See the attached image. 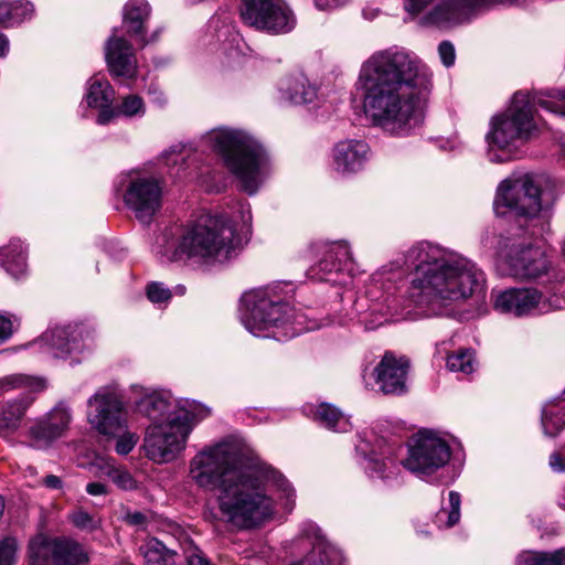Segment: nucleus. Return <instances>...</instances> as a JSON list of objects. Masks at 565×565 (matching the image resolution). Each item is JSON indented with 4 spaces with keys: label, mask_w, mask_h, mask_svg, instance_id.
I'll return each mask as SVG.
<instances>
[{
    "label": "nucleus",
    "mask_w": 565,
    "mask_h": 565,
    "mask_svg": "<svg viewBox=\"0 0 565 565\" xmlns=\"http://www.w3.org/2000/svg\"><path fill=\"white\" fill-rule=\"evenodd\" d=\"M451 457L446 439L437 433L423 429L408 443V456L402 461L405 469L425 479L445 467Z\"/></svg>",
    "instance_id": "12"
},
{
    "label": "nucleus",
    "mask_w": 565,
    "mask_h": 565,
    "mask_svg": "<svg viewBox=\"0 0 565 565\" xmlns=\"http://www.w3.org/2000/svg\"><path fill=\"white\" fill-rule=\"evenodd\" d=\"M184 553L188 565H209L207 558L198 547L190 546Z\"/></svg>",
    "instance_id": "54"
},
{
    "label": "nucleus",
    "mask_w": 565,
    "mask_h": 565,
    "mask_svg": "<svg viewBox=\"0 0 565 565\" xmlns=\"http://www.w3.org/2000/svg\"><path fill=\"white\" fill-rule=\"evenodd\" d=\"M105 58L114 77L131 79L137 74V60L131 44L114 29L105 44Z\"/></svg>",
    "instance_id": "20"
},
{
    "label": "nucleus",
    "mask_w": 565,
    "mask_h": 565,
    "mask_svg": "<svg viewBox=\"0 0 565 565\" xmlns=\"http://www.w3.org/2000/svg\"><path fill=\"white\" fill-rule=\"evenodd\" d=\"M25 249L20 241L0 248V264L13 277L18 278L26 270Z\"/></svg>",
    "instance_id": "29"
},
{
    "label": "nucleus",
    "mask_w": 565,
    "mask_h": 565,
    "mask_svg": "<svg viewBox=\"0 0 565 565\" xmlns=\"http://www.w3.org/2000/svg\"><path fill=\"white\" fill-rule=\"evenodd\" d=\"M87 422L99 434L116 437L128 428L124 397L116 384L100 386L87 399Z\"/></svg>",
    "instance_id": "10"
},
{
    "label": "nucleus",
    "mask_w": 565,
    "mask_h": 565,
    "mask_svg": "<svg viewBox=\"0 0 565 565\" xmlns=\"http://www.w3.org/2000/svg\"><path fill=\"white\" fill-rule=\"evenodd\" d=\"M548 466L554 472H565V445L550 455Z\"/></svg>",
    "instance_id": "50"
},
{
    "label": "nucleus",
    "mask_w": 565,
    "mask_h": 565,
    "mask_svg": "<svg viewBox=\"0 0 565 565\" xmlns=\"http://www.w3.org/2000/svg\"><path fill=\"white\" fill-rule=\"evenodd\" d=\"M385 301H387V308L388 310L393 309L395 306V299H391L390 297H386Z\"/></svg>",
    "instance_id": "62"
},
{
    "label": "nucleus",
    "mask_w": 565,
    "mask_h": 565,
    "mask_svg": "<svg viewBox=\"0 0 565 565\" xmlns=\"http://www.w3.org/2000/svg\"><path fill=\"white\" fill-rule=\"evenodd\" d=\"M204 141H254V137L249 132L233 129L228 127H218L211 129L205 135Z\"/></svg>",
    "instance_id": "41"
},
{
    "label": "nucleus",
    "mask_w": 565,
    "mask_h": 565,
    "mask_svg": "<svg viewBox=\"0 0 565 565\" xmlns=\"http://www.w3.org/2000/svg\"><path fill=\"white\" fill-rule=\"evenodd\" d=\"M86 492L90 495H106L108 493V487L102 482H89L86 486Z\"/></svg>",
    "instance_id": "57"
},
{
    "label": "nucleus",
    "mask_w": 565,
    "mask_h": 565,
    "mask_svg": "<svg viewBox=\"0 0 565 565\" xmlns=\"http://www.w3.org/2000/svg\"><path fill=\"white\" fill-rule=\"evenodd\" d=\"M241 214L244 225L249 226L252 221V212L249 205L242 206Z\"/></svg>",
    "instance_id": "61"
},
{
    "label": "nucleus",
    "mask_w": 565,
    "mask_h": 565,
    "mask_svg": "<svg viewBox=\"0 0 565 565\" xmlns=\"http://www.w3.org/2000/svg\"><path fill=\"white\" fill-rule=\"evenodd\" d=\"M447 367L451 372H461L470 374L475 370L473 351L469 349H460L458 352L448 355Z\"/></svg>",
    "instance_id": "40"
},
{
    "label": "nucleus",
    "mask_w": 565,
    "mask_h": 565,
    "mask_svg": "<svg viewBox=\"0 0 565 565\" xmlns=\"http://www.w3.org/2000/svg\"><path fill=\"white\" fill-rule=\"evenodd\" d=\"M493 306L497 311L514 317L546 310V305L542 301V294L534 288H510L500 291L494 297Z\"/></svg>",
    "instance_id": "18"
},
{
    "label": "nucleus",
    "mask_w": 565,
    "mask_h": 565,
    "mask_svg": "<svg viewBox=\"0 0 565 565\" xmlns=\"http://www.w3.org/2000/svg\"><path fill=\"white\" fill-rule=\"evenodd\" d=\"M404 266L415 270L406 291L409 305L426 317L449 315L452 306L481 291L484 284V275L475 263L428 242L412 246L403 263L383 266L373 279H401Z\"/></svg>",
    "instance_id": "3"
},
{
    "label": "nucleus",
    "mask_w": 565,
    "mask_h": 565,
    "mask_svg": "<svg viewBox=\"0 0 565 565\" xmlns=\"http://www.w3.org/2000/svg\"><path fill=\"white\" fill-rule=\"evenodd\" d=\"M356 449L364 454L363 467L370 478L386 479L394 473L396 465L393 458L381 455V458L375 454H366L362 444L356 446Z\"/></svg>",
    "instance_id": "30"
},
{
    "label": "nucleus",
    "mask_w": 565,
    "mask_h": 565,
    "mask_svg": "<svg viewBox=\"0 0 565 565\" xmlns=\"http://www.w3.org/2000/svg\"><path fill=\"white\" fill-rule=\"evenodd\" d=\"M306 412L315 422L328 429L348 431L351 428L349 418L339 408L329 403L309 406L306 408Z\"/></svg>",
    "instance_id": "28"
},
{
    "label": "nucleus",
    "mask_w": 565,
    "mask_h": 565,
    "mask_svg": "<svg viewBox=\"0 0 565 565\" xmlns=\"http://www.w3.org/2000/svg\"><path fill=\"white\" fill-rule=\"evenodd\" d=\"M11 8L9 13V26L22 23L30 20L34 14V7L26 0H11Z\"/></svg>",
    "instance_id": "46"
},
{
    "label": "nucleus",
    "mask_w": 565,
    "mask_h": 565,
    "mask_svg": "<svg viewBox=\"0 0 565 565\" xmlns=\"http://www.w3.org/2000/svg\"><path fill=\"white\" fill-rule=\"evenodd\" d=\"M115 92L109 82L99 75H95L87 81V90L84 102L89 108L98 110L97 124L106 125L116 117L113 102Z\"/></svg>",
    "instance_id": "23"
},
{
    "label": "nucleus",
    "mask_w": 565,
    "mask_h": 565,
    "mask_svg": "<svg viewBox=\"0 0 565 565\" xmlns=\"http://www.w3.org/2000/svg\"><path fill=\"white\" fill-rule=\"evenodd\" d=\"M215 151L239 186L255 194L270 170L268 153L260 143H215Z\"/></svg>",
    "instance_id": "8"
},
{
    "label": "nucleus",
    "mask_w": 565,
    "mask_h": 565,
    "mask_svg": "<svg viewBox=\"0 0 565 565\" xmlns=\"http://www.w3.org/2000/svg\"><path fill=\"white\" fill-rule=\"evenodd\" d=\"M515 565H565V550L552 553L525 551L518 555Z\"/></svg>",
    "instance_id": "36"
},
{
    "label": "nucleus",
    "mask_w": 565,
    "mask_h": 565,
    "mask_svg": "<svg viewBox=\"0 0 565 565\" xmlns=\"http://www.w3.org/2000/svg\"><path fill=\"white\" fill-rule=\"evenodd\" d=\"M43 484L50 489H61L63 483L60 477L49 475L43 479Z\"/></svg>",
    "instance_id": "59"
},
{
    "label": "nucleus",
    "mask_w": 565,
    "mask_h": 565,
    "mask_svg": "<svg viewBox=\"0 0 565 565\" xmlns=\"http://www.w3.org/2000/svg\"><path fill=\"white\" fill-rule=\"evenodd\" d=\"M28 436L30 446L36 449H45L50 447L54 440L60 438L44 417L34 422L29 427Z\"/></svg>",
    "instance_id": "37"
},
{
    "label": "nucleus",
    "mask_w": 565,
    "mask_h": 565,
    "mask_svg": "<svg viewBox=\"0 0 565 565\" xmlns=\"http://www.w3.org/2000/svg\"><path fill=\"white\" fill-rule=\"evenodd\" d=\"M11 8V0H0V26L9 28V13Z\"/></svg>",
    "instance_id": "56"
},
{
    "label": "nucleus",
    "mask_w": 565,
    "mask_h": 565,
    "mask_svg": "<svg viewBox=\"0 0 565 565\" xmlns=\"http://www.w3.org/2000/svg\"><path fill=\"white\" fill-rule=\"evenodd\" d=\"M114 109H116V117L119 115L126 117L142 116L146 110L142 98L134 94L124 97L121 103L114 107Z\"/></svg>",
    "instance_id": "45"
},
{
    "label": "nucleus",
    "mask_w": 565,
    "mask_h": 565,
    "mask_svg": "<svg viewBox=\"0 0 565 565\" xmlns=\"http://www.w3.org/2000/svg\"><path fill=\"white\" fill-rule=\"evenodd\" d=\"M438 53L443 64L446 67L452 66L456 60L454 45L448 41H443L438 46Z\"/></svg>",
    "instance_id": "51"
},
{
    "label": "nucleus",
    "mask_w": 565,
    "mask_h": 565,
    "mask_svg": "<svg viewBox=\"0 0 565 565\" xmlns=\"http://www.w3.org/2000/svg\"><path fill=\"white\" fill-rule=\"evenodd\" d=\"M431 88L429 67L398 47L374 52L362 63L355 82L366 118L396 137L422 121Z\"/></svg>",
    "instance_id": "2"
},
{
    "label": "nucleus",
    "mask_w": 565,
    "mask_h": 565,
    "mask_svg": "<svg viewBox=\"0 0 565 565\" xmlns=\"http://www.w3.org/2000/svg\"><path fill=\"white\" fill-rule=\"evenodd\" d=\"M493 210L498 216L531 218L541 211V190L527 175L505 179L497 189Z\"/></svg>",
    "instance_id": "11"
},
{
    "label": "nucleus",
    "mask_w": 565,
    "mask_h": 565,
    "mask_svg": "<svg viewBox=\"0 0 565 565\" xmlns=\"http://www.w3.org/2000/svg\"><path fill=\"white\" fill-rule=\"evenodd\" d=\"M68 519L75 527L82 531L94 532L102 525V521L97 515L90 514L82 508L70 513Z\"/></svg>",
    "instance_id": "44"
},
{
    "label": "nucleus",
    "mask_w": 565,
    "mask_h": 565,
    "mask_svg": "<svg viewBox=\"0 0 565 565\" xmlns=\"http://www.w3.org/2000/svg\"><path fill=\"white\" fill-rule=\"evenodd\" d=\"M300 544L310 546L311 551L297 565H341V552L330 544L321 534L320 529L311 523H303Z\"/></svg>",
    "instance_id": "19"
},
{
    "label": "nucleus",
    "mask_w": 565,
    "mask_h": 565,
    "mask_svg": "<svg viewBox=\"0 0 565 565\" xmlns=\"http://www.w3.org/2000/svg\"><path fill=\"white\" fill-rule=\"evenodd\" d=\"M189 476L201 488L217 487V514L213 519L238 530L257 527L275 513V492L285 499L290 512L295 490L274 468L259 462L246 463L235 446L218 444L190 460Z\"/></svg>",
    "instance_id": "1"
},
{
    "label": "nucleus",
    "mask_w": 565,
    "mask_h": 565,
    "mask_svg": "<svg viewBox=\"0 0 565 565\" xmlns=\"http://www.w3.org/2000/svg\"><path fill=\"white\" fill-rule=\"evenodd\" d=\"M460 494L456 491L449 492V508H441L435 518V522L439 527H451L459 522L460 519Z\"/></svg>",
    "instance_id": "38"
},
{
    "label": "nucleus",
    "mask_w": 565,
    "mask_h": 565,
    "mask_svg": "<svg viewBox=\"0 0 565 565\" xmlns=\"http://www.w3.org/2000/svg\"><path fill=\"white\" fill-rule=\"evenodd\" d=\"M150 14V7L143 0L129 1L124 9V25L127 33L137 39L142 45L149 43L145 38V21Z\"/></svg>",
    "instance_id": "26"
},
{
    "label": "nucleus",
    "mask_w": 565,
    "mask_h": 565,
    "mask_svg": "<svg viewBox=\"0 0 565 565\" xmlns=\"http://www.w3.org/2000/svg\"><path fill=\"white\" fill-rule=\"evenodd\" d=\"M10 43L6 34L0 32V57H4L9 52Z\"/></svg>",
    "instance_id": "60"
},
{
    "label": "nucleus",
    "mask_w": 565,
    "mask_h": 565,
    "mask_svg": "<svg viewBox=\"0 0 565 565\" xmlns=\"http://www.w3.org/2000/svg\"><path fill=\"white\" fill-rule=\"evenodd\" d=\"M505 3L521 4L522 0H438L423 17V23L449 30L469 22L483 10Z\"/></svg>",
    "instance_id": "16"
},
{
    "label": "nucleus",
    "mask_w": 565,
    "mask_h": 565,
    "mask_svg": "<svg viewBox=\"0 0 565 565\" xmlns=\"http://www.w3.org/2000/svg\"><path fill=\"white\" fill-rule=\"evenodd\" d=\"M3 511H4V501H3L2 497L0 495V519L3 515Z\"/></svg>",
    "instance_id": "63"
},
{
    "label": "nucleus",
    "mask_w": 565,
    "mask_h": 565,
    "mask_svg": "<svg viewBox=\"0 0 565 565\" xmlns=\"http://www.w3.org/2000/svg\"><path fill=\"white\" fill-rule=\"evenodd\" d=\"M46 381L40 376L28 374H10L0 379V393L14 390L44 391Z\"/></svg>",
    "instance_id": "32"
},
{
    "label": "nucleus",
    "mask_w": 565,
    "mask_h": 565,
    "mask_svg": "<svg viewBox=\"0 0 565 565\" xmlns=\"http://www.w3.org/2000/svg\"><path fill=\"white\" fill-rule=\"evenodd\" d=\"M329 257L333 259L342 267L343 271L351 274L353 270L352 254L349 245L345 242H334L328 247Z\"/></svg>",
    "instance_id": "43"
},
{
    "label": "nucleus",
    "mask_w": 565,
    "mask_h": 565,
    "mask_svg": "<svg viewBox=\"0 0 565 565\" xmlns=\"http://www.w3.org/2000/svg\"><path fill=\"white\" fill-rule=\"evenodd\" d=\"M483 153L491 163H507L524 156L518 143H486Z\"/></svg>",
    "instance_id": "35"
},
{
    "label": "nucleus",
    "mask_w": 565,
    "mask_h": 565,
    "mask_svg": "<svg viewBox=\"0 0 565 565\" xmlns=\"http://www.w3.org/2000/svg\"><path fill=\"white\" fill-rule=\"evenodd\" d=\"M87 561L83 546L71 539L38 534L28 545V565H79Z\"/></svg>",
    "instance_id": "15"
},
{
    "label": "nucleus",
    "mask_w": 565,
    "mask_h": 565,
    "mask_svg": "<svg viewBox=\"0 0 565 565\" xmlns=\"http://www.w3.org/2000/svg\"><path fill=\"white\" fill-rule=\"evenodd\" d=\"M118 439L116 443V452L118 455H128L137 445L139 440V436L136 433L124 429L118 435Z\"/></svg>",
    "instance_id": "48"
},
{
    "label": "nucleus",
    "mask_w": 565,
    "mask_h": 565,
    "mask_svg": "<svg viewBox=\"0 0 565 565\" xmlns=\"http://www.w3.org/2000/svg\"><path fill=\"white\" fill-rule=\"evenodd\" d=\"M505 248L504 258L511 276L534 279L547 271L548 262L541 248L514 242L508 243Z\"/></svg>",
    "instance_id": "17"
},
{
    "label": "nucleus",
    "mask_w": 565,
    "mask_h": 565,
    "mask_svg": "<svg viewBox=\"0 0 565 565\" xmlns=\"http://www.w3.org/2000/svg\"><path fill=\"white\" fill-rule=\"evenodd\" d=\"M348 0H315L316 7L320 10H331L345 4Z\"/></svg>",
    "instance_id": "58"
},
{
    "label": "nucleus",
    "mask_w": 565,
    "mask_h": 565,
    "mask_svg": "<svg viewBox=\"0 0 565 565\" xmlns=\"http://www.w3.org/2000/svg\"><path fill=\"white\" fill-rule=\"evenodd\" d=\"M315 275L319 280L330 281V282H341L333 278V275H338L344 273L342 267L333 259V257H329L328 249L324 253L323 258L312 268Z\"/></svg>",
    "instance_id": "42"
},
{
    "label": "nucleus",
    "mask_w": 565,
    "mask_h": 565,
    "mask_svg": "<svg viewBox=\"0 0 565 565\" xmlns=\"http://www.w3.org/2000/svg\"><path fill=\"white\" fill-rule=\"evenodd\" d=\"M148 299L153 303L166 302L171 298V291L161 282H151L147 287Z\"/></svg>",
    "instance_id": "49"
},
{
    "label": "nucleus",
    "mask_w": 565,
    "mask_h": 565,
    "mask_svg": "<svg viewBox=\"0 0 565 565\" xmlns=\"http://www.w3.org/2000/svg\"><path fill=\"white\" fill-rule=\"evenodd\" d=\"M241 18L247 25L271 34L290 32L296 25L284 0H242Z\"/></svg>",
    "instance_id": "14"
},
{
    "label": "nucleus",
    "mask_w": 565,
    "mask_h": 565,
    "mask_svg": "<svg viewBox=\"0 0 565 565\" xmlns=\"http://www.w3.org/2000/svg\"><path fill=\"white\" fill-rule=\"evenodd\" d=\"M116 193L138 221L149 224L162 205V185L151 175L131 170L121 173L115 182Z\"/></svg>",
    "instance_id": "9"
},
{
    "label": "nucleus",
    "mask_w": 565,
    "mask_h": 565,
    "mask_svg": "<svg viewBox=\"0 0 565 565\" xmlns=\"http://www.w3.org/2000/svg\"><path fill=\"white\" fill-rule=\"evenodd\" d=\"M18 548V541L12 536H7L0 541V565H14L17 563Z\"/></svg>",
    "instance_id": "47"
},
{
    "label": "nucleus",
    "mask_w": 565,
    "mask_h": 565,
    "mask_svg": "<svg viewBox=\"0 0 565 565\" xmlns=\"http://www.w3.org/2000/svg\"><path fill=\"white\" fill-rule=\"evenodd\" d=\"M544 434L556 436L565 427V401L547 404L542 414Z\"/></svg>",
    "instance_id": "33"
},
{
    "label": "nucleus",
    "mask_w": 565,
    "mask_h": 565,
    "mask_svg": "<svg viewBox=\"0 0 565 565\" xmlns=\"http://www.w3.org/2000/svg\"><path fill=\"white\" fill-rule=\"evenodd\" d=\"M241 18L247 25L271 34L290 32L296 25L284 0H242Z\"/></svg>",
    "instance_id": "13"
},
{
    "label": "nucleus",
    "mask_w": 565,
    "mask_h": 565,
    "mask_svg": "<svg viewBox=\"0 0 565 565\" xmlns=\"http://www.w3.org/2000/svg\"><path fill=\"white\" fill-rule=\"evenodd\" d=\"M536 105L565 116V89L540 94L514 93L508 108L491 117L486 141L539 138L544 124L535 116Z\"/></svg>",
    "instance_id": "6"
},
{
    "label": "nucleus",
    "mask_w": 565,
    "mask_h": 565,
    "mask_svg": "<svg viewBox=\"0 0 565 565\" xmlns=\"http://www.w3.org/2000/svg\"><path fill=\"white\" fill-rule=\"evenodd\" d=\"M280 99L294 105L311 104L317 99V88L306 77L288 78L279 86Z\"/></svg>",
    "instance_id": "27"
},
{
    "label": "nucleus",
    "mask_w": 565,
    "mask_h": 565,
    "mask_svg": "<svg viewBox=\"0 0 565 565\" xmlns=\"http://www.w3.org/2000/svg\"><path fill=\"white\" fill-rule=\"evenodd\" d=\"M53 431L62 437L68 429L72 414L71 409L63 403L57 404L45 417Z\"/></svg>",
    "instance_id": "39"
},
{
    "label": "nucleus",
    "mask_w": 565,
    "mask_h": 565,
    "mask_svg": "<svg viewBox=\"0 0 565 565\" xmlns=\"http://www.w3.org/2000/svg\"><path fill=\"white\" fill-rule=\"evenodd\" d=\"M435 0H403L404 9L407 13L415 17L420 14Z\"/></svg>",
    "instance_id": "53"
},
{
    "label": "nucleus",
    "mask_w": 565,
    "mask_h": 565,
    "mask_svg": "<svg viewBox=\"0 0 565 565\" xmlns=\"http://www.w3.org/2000/svg\"><path fill=\"white\" fill-rule=\"evenodd\" d=\"M88 337V331L79 323L57 326L44 333V340L57 358L82 352L86 348L85 342Z\"/></svg>",
    "instance_id": "22"
},
{
    "label": "nucleus",
    "mask_w": 565,
    "mask_h": 565,
    "mask_svg": "<svg viewBox=\"0 0 565 565\" xmlns=\"http://www.w3.org/2000/svg\"><path fill=\"white\" fill-rule=\"evenodd\" d=\"M102 476L110 479L120 490L130 491L138 487L136 479L122 466H118L114 460H107L99 465Z\"/></svg>",
    "instance_id": "34"
},
{
    "label": "nucleus",
    "mask_w": 565,
    "mask_h": 565,
    "mask_svg": "<svg viewBox=\"0 0 565 565\" xmlns=\"http://www.w3.org/2000/svg\"><path fill=\"white\" fill-rule=\"evenodd\" d=\"M238 40H239V35H238V34H233V39H232V41H233V42H236V41H238Z\"/></svg>",
    "instance_id": "64"
},
{
    "label": "nucleus",
    "mask_w": 565,
    "mask_h": 565,
    "mask_svg": "<svg viewBox=\"0 0 565 565\" xmlns=\"http://www.w3.org/2000/svg\"><path fill=\"white\" fill-rule=\"evenodd\" d=\"M409 364L405 358L396 359L386 353L374 369L375 382L379 390L388 395H402L406 393V377Z\"/></svg>",
    "instance_id": "21"
},
{
    "label": "nucleus",
    "mask_w": 565,
    "mask_h": 565,
    "mask_svg": "<svg viewBox=\"0 0 565 565\" xmlns=\"http://www.w3.org/2000/svg\"><path fill=\"white\" fill-rule=\"evenodd\" d=\"M369 150V143H337L333 152L335 169L343 173L358 171Z\"/></svg>",
    "instance_id": "25"
},
{
    "label": "nucleus",
    "mask_w": 565,
    "mask_h": 565,
    "mask_svg": "<svg viewBox=\"0 0 565 565\" xmlns=\"http://www.w3.org/2000/svg\"><path fill=\"white\" fill-rule=\"evenodd\" d=\"M13 331V322L8 317L0 315V344L10 339Z\"/></svg>",
    "instance_id": "55"
},
{
    "label": "nucleus",
    "mask_w": 565,
    "mask_h": 565,
    "mask_svg": "<svg viewBox=\"0 0 565 565\" xmlns=\"http://www.w3.org/2000/svg\"><path fill=\"white\" fill-rule=\"evenodd\" d=\"M22 391L20 396L7 401L0 408V436L8 437L21 427L28 409L35 401V394L41 392Z\"/></svg>",
    "instance_id": "24"
},
{
    "label": "nucleus",
    "mask_w": 565,
    "mask_h": 565,
    "mask_svg": "<svg viewBox=\"0 0 565 565\" xmlns=\"http://www.w3.org/2000/svg\"><path fill=\"white\" fill-rule=\"evenodd\" d=\"M140 553L146 565H174L175 552L166 547V545L156 537L147 540L140 546Z\"/></svg>",
    "instance_id": "31"
},
{
    "label": "nucleus",
    "mask_w": 565,
    "mask_h": 565,
    "mask_svg": "<svg viewBox=\"0 0 565 565\" xmlns=\"http://www.w3.org/2000/svg\"><path fill=\"white\" fill-rule=\"evenodd\" d=\"M141 397L136 409L151 423L143 439L146 457L157 463L174 460L186 445L193 428V412L181 406L168 391L149 390L134 385Z\"/></svg>",
    "instance_id": "4"
},
{
    "label": "nucleus",
    "mask_w": 565,
    "mask_h": 565,
    "mask_svg": "<svg viewBox=\"0 0 565 565\" xmlns=\"http://www.w3.org/2000/svg\"><path fill=\"white\" fill-rule=\"evenodd\" d=\"M124 521L131 526L145 529L149 522L148 515L140 511H127Z\"/></svg>",
    "instance_id": "52"
},
{
    "label": "nucleus",
    "mask_w": 565,
    "mask_h": 565,
    "mask_svg": "<svg viewBox=\"0 0 565 565\" xmlns=\"http://www.w3.org/2000/svg\"><path fill=\"white\" fill-rule=\"evenodd\" d=\"M241 321L255 337H288L286 326L296 321L294 308L281 300L274 288H259L245 292L241 299Z\"/></svg>",
    "instance_id": "7"
},
{
    "label": "nucleus",
    "mask_w": 565,
    "mask_h": 565,
    "mask_svg": "<svg viewBox=\"0 0 565 565\" xmlns=\"http://www.w3.org/2000/svg\"><path fill=\"white\" fill-rule=\"evenodd\" d=\"M162 242L158 253L167 260L188 258L207 265L231 259L237 246L233 222L212 214H202L184 227L167 230Z\"/></svg>",
    "instance_id": "5"
}]
</instances>
